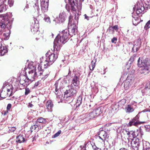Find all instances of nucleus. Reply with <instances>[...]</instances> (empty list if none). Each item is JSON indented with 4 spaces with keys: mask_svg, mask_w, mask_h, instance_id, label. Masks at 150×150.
<instances>
[{
    "mask_svg": "<svg viewBox=\"0 0 150 150\" xmlns=\"http://www.w3.org/2000/svg\"><path fill=\"white\" fill-rule=\"evenodd\" d=\"M78 23V17L75 16L74 19H72V16H69L68 23L69 30L65 29L63 30L56 38L54 42V52L55 51L57 52L60 49L62 45L68 41L69 35L72 36L76 34L77 31V25Z\"/></svg>",
    "mask_w": 150,
    "mask_h": 150,
    "instance_id": "nucleus-1",
    "label": "nucleus"
},
{
    "mask_svg": "<svg viewBox=\"0 0 150 150\" xmlns=\"http://www.w3.org/2000/svg\"><path fill=\"white\" fill-rule=\"evenodd\" d=\"M149 59L148 58L144 59L142 58L140 60L139 58L138 60V65L139 67H142L139 70V73L141 74L146 75L150 71V64H149Z\"/></svg>",
    "mask_w": 150,
    "mask_h": 150,
    "instance_id": "nucleus-2",
    "label": "nucleus"
},
{
    "mask_svg": "<svg viewBox=\"0 0 150 150\" xmlns=\"http://www.w3.org/2000/svg\"><path fill=\"white\" fill-rule=\"evenodd\" d=\"M11 23L9 21L8 16H3L0 22V35H1L4 32H9L11 28Z\"/></svg>",
    "mask_w": 150,
    "mask_h": 150,
    "instance_id": "nucleus-3",
    "label": "nucleus"
},
{
    "mask_svg": "<svg viewBox=\"0 0 150 150\" xmlns=\"http://www.w3.org/2000/svg\"><path fill=\"white\" fill-rule=\"evenodd\" d=\"M135 7L136 8V10L134 11L132 15L134 18L133 20V23L134 25H137L140 22V18L138 16V14L144 12V7L140 4L139 5H137V7L136 6Z\"/></svg>",
    "mask_w": 150,
    "mask_h": 150,
    "instance_id": "nucleus-4",
    "label": "nucleus"
},
{
    "mask_svg": "<svg viewBox=\"0 0 150 150\" xmlns=\"http://www.w3.org/2000/svg\"><path fill=\"white\" fill-rule=\"evenodd\" d=\"M46 58L44 62L45 68H47L56 60L58 57L57 54L48 52L46 54Z\"/></svg>",
    "mask_w": 150,
    "mask_h": 150,
    "instance_id": "nucleus-5",
    "label": "nucleus"
},
{
    "mask_svg": "<svg viewBox=\"0 0 150 150\" xmlns=\"http://www.w3.org/2000/svg\"><path fill=\"white\" fill-rule=\"evenodd\" d=\"M70 89L67 90L65 92L64 94V97L69 100L70 102H72L74 99L75 97L76 96V93H77V90L79 88L75 87L74 88L73 85L70 86Z\"/></svg>",
    "mask_w": 150,
    "mask_h": 150,
    "instance_id": "nucleus-6",
    "label": "nucleus"
},
{
    "mask_svg": "<svg viewBox=\"0 0 150 150\" xmlns=\"http://www.w3.org/2000/svg\"><path fill=\"white\" fill-rule=\"evenodd\" d=\"M120 134L122 138L129 137L132 139V138L134 139L137 136H138V134L137 135L136 134L135 132L133 130H131L128 129H122L120 130Z\"/></svg>",
    "mask_w": 150,
    "mask_h": 150,
    "instance_id": "nucleus-7",
    "label": "nucleus"
},
{
    "mask_svg": "<svg viewBox=\"0 0 150 150\" xmlns=\"http://www.w3.org/2000/svg\"><path fill=\"white\" fill-rule=\"evenodd\" d=\"M147 111L146 110H144L139 112L134 118L132 119L131 121L129 122L128 124L130 126L132 125L137 126L138 125L141 124V122L139 120L140 117V114L143 112H144Z\"/></svg>",
    "mask_w": 150,
    "mask_h": 150,
    "instance_id": "nucleus-8",
    "label": "nucleus"
},
{
    "mask_svg": "<svg viewBox=\"0 0 150 150\" xmlns=\"http://www.w3.org/2000/svg\"><path fill=\"white\" fill-rule=\"evenodd\" d=\"M133 75H128L124 83V88L126 90L128 89L133 83Z\"/></svg>",
    "mask_w": 150,
    "mask_h": 150,
    "instance_id": "nucleus-9",
    "label": "nucleus"
},
{
    "mask_svg": "<svg viewBox=\"0 0 150 150\" xmlns=\"http://www.w3.org/2000/svg\"><path fill=\"white\" fill-rule=\"evenodd\" d=\"M130 145L134 150H138L140 145L139 139L137 138L133 139L130 142Z\"/></svg>",
    "mask_w": 150,
    "mask_h": 150,
    "instance_id": "nucleus-10",
    "label": "nucleus"
},
{
    "mask_svg": "<svg viewBox=\"0 0 150 150\" xmlns=\"http://www.w3.org/2000/svg\"><path fill=\"white\" fill-rule=\"evenodd\" d=\"M30 80L26 76L22 75L20 76V83L22 85L25 86L28 85L30 83Z\"/></svg>",
    "mask_w": 150,
    "mask_h": 150,
    "instance_id": "nucleus-11",
    "label": "nucleus"
},
{
    "mask_svg": "<svg viewBox=\"0 0 150 150\" xmlns=\"http://www.w3.org/2000/svg\"><path fill=\"white\" fill-rule=\"evenodd\" d=\"M38 69L39 70L38 73H39L40 75L42 74H44V76L41 77V80L44 81L48 77L50 73V72L48 69H45L43 71L41 72V68L40 66L38 67Z\"/></svg>",
    "mask_w": 150,
    "mask_h": 150,
    "instance_id": "nucleus-12",
    "label": "nucleus"
},
{
    "mask_svg": "<svg viewBox=\"0 0 150 150\" xmlns=\"http://www.w3.org/2000/svg\"><path fill=\"white\" fill-rule=\"evenodd\" d=\"M34 24H33L32 28H31V31L33 33H35L36 32L38 31L39 25V21L37 20V19L35 18H34Z\"/></svg>",
    "mask_w": 150,
    "mask_h": 150,
    "instance_id": "nucleus-13",
    "label": "nucleus"
},
{
    "mask_svg": "<svg viewBox=\"0 0 150 150\" xmlns=\"http://www.w3.org/2000/svg\"><path fill=\"white\" fill-rule=\"evenodd\" d=\"M27 3H28L30 4H31L33 6V7L34 8L35 11L36 10L38 12L39 11V8L38 5V0H26Z\"/></svg>",
    "mask_w": 150,
    "mask_h": 150,
    "instance_id": "nucleus-14",
    "label": "nucleus"
},
{
    "mask_svg": "<svg viewBox=\"0 0 150 150\" xmlns=\"http://www.w3.org/2000/svg\"><path fill=\"white\" fill-rule=\"evenodd\" d=\"M72 84L73 86L76 87L77 88H79V76L75 75L73 77L72 80Z\"/></svg>",
    "mask_w": 150,
    "mask_h": 150,
    "instance_id": "nucleus-15",
    "label": "nucleus"
},
{
    "mask_svg": "<svg viewBox=\"0 0 150 150\" xmlns=\"http://www.w3.org/2000/svg\"><path fill=\"white\" fill-rule=\"evenodd\" d=\"M8 52V50L6 46L2 45L0 42V56H2Z\"/></svg>",
    "mask_w": 150,
    "mask_h": 150,
    "instance_id": "nucleus-16",
    "label": "nucleus"
},
{
    "mask_svg": "<svg viewBox=\"0 0 150 150\" xmlns=\"http://www.w3.org/2000/svg\"><path fill=\"white\" fill-rule=\"evenodd\" d=\"M71 6L72 12H74L77 9V5L75 4L76 0H68Z\"/></svg>",
    "mask_w": 150,
    "mask_h": 150,
    "instance_id": "nucleus-17",
    "label": "nucleus"
},
{
    "mask_svg": "<svg viewBox=\"0 0 150 150\" xmlns=\"http://www.w3.org/2000/svg\"><path fill=\"white\" fill-rule=\"evenodd\" d=\"M141 45V42L140 40H138L136 41V43L134 45L132 48V52H135L138 51L140 48Z\"/></svg>",
    "mask_w": 150,
    "mask_h": 150,
    "instance_id": "nucleus-18",
    "label": "nucleus"
},
{
    "mask_svg": "<svg viewBox=\"0 0 150 150\" xmlns=\"http://www.w3.org/2000/svg\"><path fill=\"white\" fill-rule=\"evenodd\" d=\"M46 107L48 112H52L53 107V102L51 100H48L46 103Z\"/></svg>",
    "mask_w": 150,
    "mask_h": 150,
    "instance_id": "nucleus-19",
    "label": "nucleus"
},
{
    "mask_svg": "<svg viewBox=\"0 0 150 150\" xmlns=\"http://www.w3.org/2000/svg\"><path fill=\"white\" fill-rule=\"evenodd\" d=\"M10 34V30H9V32L6 31V32H4V33L1 35H0L1 37L2 38V39L5 40H6L8 39L9 38Z\"/></svg>",
    "mask_w": 150,
    "mask_h": 150,
    "instance_id": "nucleus-20",
    "label": "nucleus"
},
{
    "mask_svg": "<svg viewBox=\"0 0 150 150\" xmlns=\"http://www.w3.org/2000/svg\"><path fill=\"white\" fill-rule=\"evenodd\" d=\"M41 6L42 11L43 13L47 12L48 11V4L47 3H43V2H41Z\"/></svg>",
    "mask_w": 150,
    "mask_h": 150,
    "instance_id": "nucleus-21",
    "label": "nucleus"
},
{
    "mask_svg": "<svg viewBox=\"0 0 150 150\" xmlns=\"http://www.w3.org/2000/svg\"><path fill=\"white\" fill-rule=\"evenodd\" d=\"M104 108L102 107H98L93 110L97 117L99 116L103 112Z\"/></svg>",
    "mask_w": 150,
    "mask_h": 150,
    "instance_id": "nucleus-22",
    "label": "nucleus"
},
{
    "mask_svg": "<svg viewBox=\"0 0 150 150\" xmlns=\"http://www.w3.org/2000/svg\"><path fill=\"white\" fill-rule=\"evenodd\" d=\"M66 15L65 12H63L59 14L58 18L59 23L64 22L65 20Z\"/></svg>",
    "mask_w": 150,
    "mask_h": 150,
    "instance_id": "nucleus-23",
    "label": "nucleus"
},
{
    "mask_svg": "<svg viewBox=\"0 0 150 150\" xmlns=\"http://www.w3.org/2000/svg\"><path fill=\"white\" fill-rule=\"evenodd\" d=\"M16 140V142L19 143L23 142L25 141L23 135L21 134L17 137Z\"/></svg>",
    "mask_w": 150,
    "mask_h": 150,
    "instance_id": "nucleus-24",
    "label": "nucleus"
},
{
    "mask_svg": "<svg viewBox=\"0 0 150 150\" xmlns=\"http://www.w3.org/2000/svg\"><path fill=\"white\" fill-rule=\"evenodd\" d=\"M143 150H150V144L147 141H144L143 143Z\"/></svg>",
    "mask_w": 150,
    "mask_h": 150,
    "instance_id": "nucleus-25",
    "label": "nucleus"
},
{
    "mask_svg": "<svg viewBox=\"0 0 150 150\" xmlns=\"http://www.w3.org/2000/svg\"><path fill=\"white\" fill-rule=\"evenodd\" d=\"M99 135H100L102 137L103 140H105L107 138V133L104 130H101L99 132Z\"/></svg>",
    "mask_w": 150,
    "mask_h": 150,
    "instance_id": "nucleus-26",
    "label": "nucleus"
},
{
    "mask_svg": "<svg viewBox=\"0 0 150 150\" xmlns=\"http://www.w3.org/2000/svg\"><path fill=\"white\" fill-rule=\"evenodd\" d=\"M31 67L33 68V69L30 71H28V73L29 74H33L34 73L33 75V76L31 75V76L32 77L33 79H35L37 77V72L35 71V68L34 66H32Z\"/></svg>",
    "mask_w": 150,
    "mask_h": 150,
    "instance_id": "nucleus-27",
    "label": "nucleus"
},
{
    "mask_svg": "<svg viewBox=\"0 0 150 150\" xmlns=\"http://www.w3.org/2000/svg\"><path fill=\"white\" fill-rule=\"evenodd\" d=\"M126 100L125 99H122L119 101L117 103L118 108L121 109L123 108L125 103Z\"/></svg>",
    "mask_w": 150,
    "mask_h": 150,
    "instance_id": "nucleus-28",
    "label": "nucleus"
},
{
    "mask_svg": "<svg viewBox=\"0 0 150 150\" xmlns=\"http://www.w3.org/2000/svg\"><path fill=\"white\" fill-rule=\"evenodd\" d=\"M125 110L127 112L130 113L133 112L134 109L132 105H129L126 107Z\"/></svg>",
    "mask_w": 150,
    "mask_h": 150,
    "instance_id": "nucleus-29",
    "label": "nucleus"
},
{
    "mask_svg": "<svg viewBox=\"0 0 150 150\" xmlns=\"http://www.w3.org/2000/svg\"><path fill=\"white\" fill-rule=\"evenodd\" d=\"M39 124H38V123L36 122L35 125H32L30 128L32 132L33 131V130L35 129H36L37 131L38 130L40 129L41 128V127L40 126L39 127Z\"/></svg>",
    "mask_w": 150,
    "mask_h": 150,
    "instance_id": "nucleus-30",
    "label": "nucleus"
},
{
    "mask_svg": "<svg viewBox=\"0 0 150 150\" xmlns=\"http://www.w3.org/2000/svg\"><path fill=\"white\" fill-rule=\"evenodd\" d=\"M88 113L83 114L81 116V118L85 122L89 120L88 117Z\"/></svg>",
    "mask_w": 150,
    "mask_h": 150,
    "instance_id": "nucleus-31",
    "label": "nucleus"
},
{
    "mask_svg": "<svg viewBox=\"0 0 150 150\" xmlns=\"http://www.w3.org/2000/svg\"><path fill=\"white\" fill-rule=\"evenodd\" d=\"M1 2L0 0V12L5 11L7 9V7L6 4H1Z\"/></svg>",
    "mask_w": 150,
    "mask_h": 150,
    "instance_id": "nucleus-32",
    "label": "nucleus"
},
{
    "mask_svg": "<svg viewBox=\"0 0 150 150\" xmlns=\"http://www.w3.org/2000/svg\"><path fill=\"white\" fill-rule=\"evenodd\" d=\"M94 60H93L91 62V64L89 66V67L91 70H93L95 67V64L96 62V59L94 57Z\"/></svg>",
    "mask_w": 150,
    "mask_h": 150,
    "instance_id": "nucleus-33",
    "label": "nucleus"
},
{
    "mask_svg": "<svg viewBox=\"0 0 150 150\" xmlns=\"http://www.w3.org/2000/svg\"><path fill=\"white\" fill-rule=\"evenodd\" d=\"M88 117L89 118V120L93 119L97 117V116H96L93 110L90 113H88Z\"/></svg>",
    "mask_w": 150,
    "mask_h": 150,
    "instance_id": "nucleus-34",
    "label": "nucleus"
},
{
    "mask_svg": "<svg viewBox=\"0 0 150 150\" xmlns=\"http://www.w3.org/2000/svg\"><path fill=\"white\" fill-rule=\"evenodd\" d=\"M82 97L81 96H79L77 98V102L76 103V107L79 106L82 103Z\"/></svg>",
    "mask_w": 150,
    "mask_h": 150,
    "instance_id": "nucleus-35",
    "label": "nucleus"
},
{
    "mask_svg": "<svg viewBox=\"0 0 150 150\" xmlns=\"http://www.w3.org/2000/svg\"><path fill=\"white\" fill-rule=\"evenodd\" d=\"M46 120L45 119L42 117H40L38 118L36 122L38 124H39V123H44L46 122Z\"/></svg>",
    "mask_w": 150,
    "mask_h": 150,
    "instance_id": "nucleus-36",
    "label": "nucleus"
},
{
    "mask_svg": "<svg viewBox=\"0 0 150 150\" xmlns=\"http://www.w3.org/2000/svg\"><path fill=\"white\" fill-rule=\"evenodd\" d=\"M6 0H4L3 2L4 3H6ZM14 0H8L7 3L9 6L10 7L12 6L14 4Z\"/></svg>",
    "mask_w": 150,
    "mask_h": 150,
    "instance_id": "nucleus-37",
    "label": "nucleus"
},
{
    "mask_svg": "<svg viewBox=\"0 0 150 150\" xmlns=\"http://www.w3.org/2000/svg\"><path fill=\"white\" fill-rule=\"evenodd\" d=\"M84 0H80L79 3H76L77 5V9L79 11H80L82 7V3L83 2Z\"/></svg>",
    "mask_w": 150,
    "mask_h": 150,
    "instance_id": "nucleus-38",
    "label": "nucleus"
},
{
    "mask_svg": "<svg viewBox=\"0 0 150 150\" xmlns=\"http://www.w3.org/2000/svg\"><path fill=\"white\" fill-rule=\"evenodd\" d=\"M44 20L46 22L50 24L51 23L50 18L49 17L45 15L44 18Z\"/></svg>",
    "mask_w": 150,
    "mask_h": 150,
    "instance_id": "nucleus-39",
    "label": "nucleus"
},
{
    "mask_svg": "<svg viewBox=\"0 0 150 150\" xmlns=\"http://www.w3.org/2000/svg\"><path fill=\"white\" fill-rule=\"evenodd\" d=\"M7 96V93L5 91H3L1 92L0 94V96L3 98H5Z\"/></svg>",
    "mask_w": 150,
    "mask_h": 150,
    "instance_id": "nucleus-40",
    "label": "nucleus"
},
{
    "mask_svg": "<svg viewBox=\"0 0 150 150\" xmlns=\"http://www.w3.org/2000/svg\"><path fill=\"white\" fill-rule=\"evenodd\" d=\"M136 54H134L130 58L128 62H129L130 64L132 62L134 61V58L136 57Z\"/></svg>",
    "mask_w": 150,
    "mask_h": 150,
    "instance_id": "nucleus-41",
    "label": "nucleus"
},
{
    "mask_svg": "<svg viewBox=\"0 0 150 150\" xmlns=\"http://www.w3.org/2000/svg\"><path fill=\"white\" fill-rule=\"evenodd\" d=\"M150 27V20L148 21L144 26V29L146 30Z\"/></svg>",
    "mask_w": 150,
    "mask_h": 150,
    "instance_id": "nucleus-42",
    "label": "nucleus"
},
{
    "mask_svg": "<svg viewBox=\"0 0 150 150\" xmlns=\"http://www.w3.org/2000/svg\"><path fill=\"white\" fill-rule=\"evenodd\" d=\"M61 132V131L60 130H59L57 133H55L54 135H53L52 136V138H55L57 137L60 135Z\"/></svg>",
    "mask_w": 150,
    "mask_h": 150,
    "instance_id": "nucleus-43",
    "label": "nucleus"
},
{
    "mask_svg": "<svg viewBox=\"0 0 150 150\" xmlns=\"http://www.w3.org/2000/svg\"><path fill=\"white\" fill-rule=\"evenodd\" d=\"M112 108L113 110H117L119 109L117 104L114 105H112Z\"/></svg>",
    "mask_w": 150,
    "mask_h": 150,
    "instance_id": "nucleus-44",
    "label": "nucleus"
},
{
    "mask_svg": "<svg viewBox=\"0 0 150 150\" xmlns=\"http://www.w3.org/2000/svg\"><path fill=\"white\" fill-rule=\"evenodd\" d=\"M30 92V91L29 89L28 88H25V95H28Z\"/></svg>",
    "mask_w": 150,
    "mask_h": 150,
    "instance_id": "nucleus-45",
    "label": "nucleus"
},
{
    "mask_svg": "<svg viewBox=\"0 0 150 150\" xmlns=\"http://www.w3.org/2000/svg\"><path fill=\"white\" fill-rule=\"evenodd\" d=\"M149 88H150L148 87V86L146 85L145 88H144V90H142L141 91L143 93H144L146 92V91H147L148 89H149Z\"/></svg>",
    "mask_w": 150,
    "mask_h": 150,
    "instance_id": "nucleus-46",
    "label": "nucleus"
},
{
    "mask_svg": "<svg viewBox=\"0 0 150 150\" xmlns=\"http://www.w3.org/2000/svg\"><path fill=\"white\" fill-rule=\"evenodd\" d=\"M16 128L15 127H9V130L11 132H13L16 130Z\"/></svg>",
    "mask_w": 150,
    "mask_h": 150,
    "instance_id": "nucleus-47",
    "label": "nucleus"
},
{
    "mask_svg": "<svg viewBox=\"0 0 150 150\" xmlns=\"http://www.w3.org/2000/svg\"><path fill=\"white\" fill-rule=\"evenodd\" d=\"M145 129L146 131L149 132L150 131V125H147L145 126Z\"/></svg>",
    "mask_w": 150,
    "mask_h": 150,
    "instance_id": "nucleus-48",
    "label": "nucleus"
},
{
    "mask_svg": "<svg viewBox=\"0 0 150 150\" xmlns=\"http://www.w3.org/2000/svg\"><path fill=\"white\" fill-rule=\"evenodd\" d=\"M92 147L94 150H101L100 148L97 147L94 144L93 145H92Z\"/></svg>",
    "mask_w": 150,
    "mask_h": 150,
    "instance_id": "nucleus-49",
    "label": "nucleus"
},
{
    "mask_svg": "<svg viewBox=\"0 0 150 150\" xmlns=\"http://www.w3.org/2000/svg\"><path fill=\"white\" fill-rule=\"evenodd\" d=\"M117 40V39L116 38H113L111 40V42L112 43H116Z\"/></svg>",
    "mask_w": 150,
    "mask_h": 150,
    "instance_id": "nucleus-50",
    "label": "nucleus"
},
{
    "mask_svg": "<svg viewBox=\"0 0 150 150\" xmlns=\"http://www.w3.org/2000/svg\"><path fill=\"white\" fill-rule=\"evenodd\" d=\"M54 86H55V93L56 94H57L58 93L57 92L58 91V89L57 88V85L56 84H55L54 85Z\"/></svg>",
    "mask_w": 150,
    "mask_h": 150,
    "instance_id": "nucleus-51",
    "label": "nucleus"
},
{
    "mask_svg": "<svg viewBox=\"0 0 150 150\" xmlns=\"http://www.w3.org/2000/svg\"><path fill=\"white\" fill-rule=\"evenodd\" d=\"M29 8V5L28 3L27 4L25 7V8L23 9V10L25 11L26 12L27 11V9Z\"/></svg>",
    "mask_w": 150,
    "mask_h": 150,
    "instance_id": "nucleus-52",
    "label": "nucleus"
},
{
    "mask_svg": "<svg viewBox=\"0 0 150 150\" xmlns=\"http://www.w3.org/2000/svg\"><path fill=\"white\" fill-rule=\"evenodd\" d=\"M11 104H8L7 107V110H9L11 108Z\"/></svg>",
    "mask_w": 150,
    "mask_h": 150,
    "instance_id": "nucleus-53",
    "label": "nucleus"
},
{
    "mask_svg": "<svg viewBox=\"0 0 150 150\" xmlns=\"http://www.w3.org/2000/svg\"><path fill=\"white\" fill-rule=\"evenodd\" d=\"M113 30L114 29L115 30H117L118 29V26L117 25H115L113 27H112Z\"/></svg>",
    "mask_w": 150,
    "mask_h": 150,
    "instance_id": "nucleus-54",
    "label": "nucleus"
},
{
    "mask_svg": "<svg viewBox=\"0 0 150 150\" xmlns=\"http://www.w3.org/2000/svg\"><path fill=\"white\" fill-rule=\"evenodd\" d=\"M40 83V81H38L37 82L35 83V86H37Z\"/></svg>",
    "mask_w": 150,
    "mask_h": 150,
    "instance_id": "nucleus-55",
    "label": "nucleus"
},
{
    "mask_svg": "<svg viewBox=\"0 0 150 150\" xmlns=\"http://www.w3.org/2000/svg\"><path fill=\"white\" fill-rule=\"evenodd\" d=\"M41 2H43V3H47L48 4L49 0H42Z\"/></svg>",
    "mask_w": 150,
    "mask_h": 150,
    "instance_id": "nucleus-56",
    "label": "nucleus"
},
{
    "mask_svg": "<svg viewBox=\"0 0 150 150\" xmlns=\"http://www.w3.org/2000/svg\"><path fill=\"white\" fill-rule=\"evenodd\" d=\"M33 106V105L30 103H29L28 105V108H31Z\"/></svg>",
    "mask_w": 150,
    "mask_h": 150,
    "instance_id": "nucleus-57",
    "label": "nucleus"
},
{
    "mask_svg": "<svg viewBox=\"0 0 150 150\" xmlns=\"http://www.w3.org/2000/svg\"><path fill=\"white\" fill-rule=\"evenodd\" d=\"M84 16H85V19H86L87 20H88L89 19V17L88 16H87V15L86 14H85L84 15Z\"/></svg>",
    "mask_w": 150,
    "mask_h": 150,
    "instance_id": "nucleus-58",
    "label": "nucleus"
},
{
    "mask_svg": "<svg viewBox=\"0 0 150 150\" xmlns=\"http://www.w3.org/2000/svg\"><path fill=\"white\" fill-rule=\"evenodd\" d=\"M101 136H100V135H99V136H98V137L102 141V142H104L105 140H103L102 138V137H101Z\"/></svg>",
    "mask_w": 150,
    "mask_h": 150,
    "instance_id": "nucleus-59",
    "label": "nucleus"
},
{
    "mask_svg": "<svg viewBox=\"0 0 150 150\" xmlns=\"http://www.w3.org/2000/svg\"><path fill=\"white\" fill-rule=\"evenodd\" d=\"M108 30H113V28L112 27V26H110L108 28Z\"/></svg>",
    "mask_w": 150,
    "mask_h": 150,
    "instance_id": "nucleus-60",
    "label": "nucleus"
},
{
    "mask_svg": "<svg viewBox=\"0 0 150 150\" xmlns=\"http://www.w3.org/2000/svg\"><path fill=\"white\" fill-rule=\"evenodd\" d=\"M120 150H128L127 149L124 148H122L120 149Z\"/></svg>",
    "mask_w": 150,
    "mask_h": 150,
    "instance_id": "nucleus-61",
    "label": "nucleus"
},
{
    "mask_svg": "<svg viewBox=\"0 0 150 150\" xmlns=\"http://www.w3.org/2000/svg\"><path fill=\"white\" fill-rule=\"evenodd\" d=\"M71 71L70 68H69V69L68 75H69L70 74H71Z\"/></svg>",
    "mask_w": 150,
    "mask_h": 150,
    "instance_id": "nucleus-62",
    "label": "nucleus"
},
{
    "mask_svg": "<svg viewBox=\"0 0 150 150\" xmlns=\"http://www.w3.org/2000/svg\"><path fill=\"white\" fill-rule=\"evenodd\" d=\"M95 88L96 89L95 92H96V93L98 92V90L97 88H96V87H95Z\"/></svg>",
    "mask_w": 150,
    "mask_h": 150,
    "instance_id": "nucleus-63",
    "label": "nucleus"
},
{
    "mask_svg": "<svg viewBox=\"0 0 150 150\" xmlns=\"http://www.w3.org/2000/svg\"><path fill=\"white\" fill-rule=\"evenodd\" d=\"M139 134H141V135H143V134H142V132H141V131H140V133H139Z\"/></svg>",
    "mask_w": 150,
    "mask_h": 150,
    "instance_id": "nucleus-64",
    "label": "nucleus"
}]
</instances>
